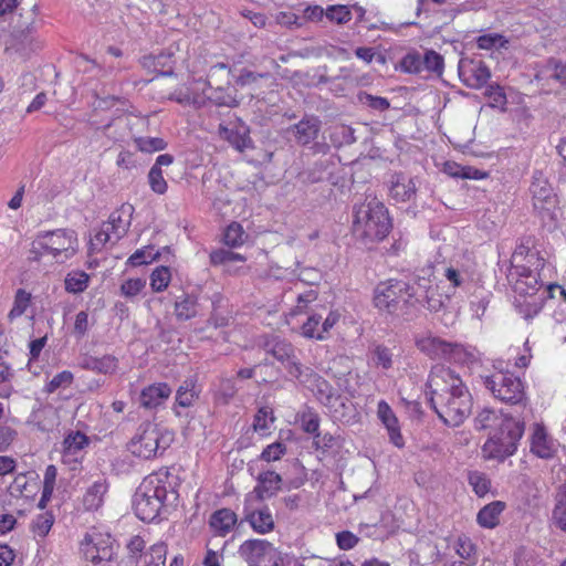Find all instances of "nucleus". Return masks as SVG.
Segmentation results:
<instances>
[{"instance_id": "f257e3e1", "label": "nucleus", "mask_w": 566, "mask_h": 566, "mask_svg": "<svg viewBox=\"0 0 566 566\" xmlns=\"http://www.w3.org/2000/svg\"><path fill=\"white\" fill-rule=\"evenodd\" d=\"M427 388L429 403L444 424L459 427L471 415L472 396L461 377L451 368L433 366Z\"/></svg>"}, {"instance_id": "f03ea898", "label": "nucleus", "mask_w": 566, "mask_h": 566, "mask_svg": "<svg viewBox=\"0 0 566 566\" xmlns=\"http://www.w3.org/2000/svg\"><path fill=\"white\" fill-rule=\"evenodd\" d=\"M545 259L541 255L533 237L521 239L511 256L507 280L515 294H534L541 292V270Z\"/></svg>"}, {"instance_id": "7ed1b4c3", "label": "nucleus", "mask_w": 566, "mask_h": 566, "mask_svg": "<svg viewBox=\"0 0 566 566\" xmlns=\"http://www.w3.org/2000/svg\"><path fill=\"white\" fill-rule=\"evenodd\" d=\"M391 229V221L385 205L377 199L366 200L355 208L354 235L365 243L381 241Z\"/></svg>"}, {"instance_id": "20e7f679", "label": "nucleus", "mask_w": 566, "mask_h": 566, "mask_svg": "<svg viewBox=\"0 0 566 566\" xmlns=\"http://www.w3.org/2000/svg\"><path fill=\"white\" fill-rule=\"evenodd\" d=\"M375 306L384 312L406 319L416 315L412 284L402 280L379 283L374 294Z\"/></svg>"}, {"instance_id": "39448f33", "label": "nucleus", "mask_w": 566, "mask_h": 566, "mask_svg": "<svg viewBox=\"0 0 566 566\" xmlns=\"http://www.w3.org/2000/svg\"><path fill=\"white\" fill-rule=\"evenodd\" d=\"M167 495L166 480L158 474L146 476L134 494L133 509L136 516L144 522L155 521L165 505Z\"/></svg>"}, {"instance_id": "423d86ee", "label": "nucleus", "mask_w": 566, "mask_h": 566, "mask_svg": "<svg viewBox=\"0 0 566 566\" xmlns=\"http://www.w3.org/2000/svg\"><path fill=\"white\" fill-rule=\"evenodd\" d=\"M174 441L172 431L150 421L143 422L128 443L132 454L144 460L161 455Z\"/></svg>"}, {"instance_id": "0eeeda50", "label": "nucleus", "mask_w": 566, "mask_h": 566, "mask_svg": "<svg viewBox=\"0 0 566 566\" xmlns=\"http://www.w3.org/2000/svg\"><path fill=\"white\" fill-rule=\"evenodd\" d=\"M523 433V421L514 418H502L499 428L483 444L482 451L484 457L486 459L504 461L516 452Z\"/></svg>"}, {"instance_id": "6e6552de", "label": "nucleus", "mask_w": 566, "mask_h": 566, "mask_svg": "<svg viewBox=\"0 0 566 566\" xmlns=\"http://www.w3.org/2000/svg\"><path fill=\"white\" fill-rule=\"evenodd\" d=\"M78 248L77 234L73 230L57 229L39 233L32 244V253L51 255L56 262L64 263L73 258Z\"/></svg>"}, {"instance_id": "1a4fd4ad", "label": "nucleus", "mask_w": 566, "mask_h": 566, "mask_svg": "<svg viewBox=\"0 0 566 566\" xmlns=\"http://www.w3.org/2000/svg\"><path fill=\"white\" fill-rule=\"evenodd\" d=\"M81 552L86 566H111L116 555L115 541L108 533L93 530L81 542Z\"/></svg>"}, {"instance_id": "9d476101", "label": "nucleus", "mask_w": 566, "mask_h": 566, "mask_svg": "<svg viewBox=\"0 0 566 566\" xmlns=\"http://www.w3.org/2000/svg\"><path fill=\"white\" fill-rule=\"evenodd\" d=\"M296 379L314 394L317 400L333 413V417L344 416L339 408H346L345 399L337 395L331 384L312 368L306 367Z\"/></svg>"}, {"instance_id": "9b49d317", "label": "nucleus", "mask_w": 566, "mask_h": 566, "mask_svg": "<svg viewBox=\"0 0 566 566\" xmlns=\"http://www.w3.org/2000/svg\"><path fill=\"white\" fill-rule=\"evenodd\" d=\"M482 382L494 398L503 402L518 403L525 395L522 380L510 371H494L492 375L483 376Z\"/></svg>"}, {"instance_id": "f8f14e48", "label": "nucleus", "mask_w": 566, "mask_h": 566, "mask_svg": "<svg viewBox=\"0 0 566 566\" xmlns=\"http://www.w3.org/2000/svg\"><path fill=\"white\" fill-rule=\"evenodd\" d=\"M264 349L280 361L294 378L300 377L306 368L297 359L294 346L285 339L272 337L264 343Z\"/></svg>"}, {"instance_id": "ddd939ff", "label": "nucleus", "mask_w": 566, "mask_h": 566, "mask_svg": "<svg viewBox=\"0 0 566 566\" xmlns=\"http://www.w3.org/2000/svg\"><path fill=\"white\" fill-rule=\"evenodd\" d=\"M239 556L248 566H263L279 555V551L266 539L253 538L244 541L238 549Z\"/></svg>"}, {"instance_id": "4468645a", "label": "nucleus", "mask_w": 566, "mask_h": 566, "mask_svg": "<svg viewBox=\"0 0 566 566\" xmlns=\"http://www.w3.org/2000/svg\"><path fill=\"white\" fill-rule=\"evenodd\" d=\"M413 298L416 301V313L419 305H424L430 312H439L446 306L448 296L439 292V286L430 279H418L412 284Z\"/></svg>"}, {"instance_id": "2eb2a0df", "label": "nucleus", "mask_w": 566, "mask_h": 566, "mask_svg": "<svg viewBox=\"0 0 566 566\" xmlns=\"http://www.w3.org/2000/svg\"><path fill=\"white\" fill-rule=\"evenodd\" d=\"M458 71L463 84L471 88H481L491 76L489 67L482 60L461 59Z\"/></svg>"}, {"instance_id": "dca6fc26", "label": "nucleus", "mask_w": 566, "mask_h": 566, "mask_svg": "<svg viewBox=\"0 0 566 566\" xmlns=\"http://www.w3.org/2000/svg\"><path fill=\"white\" fill-rule=\"evenodd\" d=\"M533 207L538 211H549L555 206L553 189L541 170H535L530 186Z\"/></svg>"}, {"instance_id": "f3484780", "label": "nucleus", "mask_w": 566, "mask_h": 566, "mask_svg": "<svg viewBox=\"0 0 566 566\" xmlns=\"http://www.w3.org/2000/svg\"><path fill=\"white\" fill-rule=\"evenodd\" d=\"M558 443L548 434L545 427L535 423L530 438L531 452L541 459H551L557 452Z\"/></svg>"}, {"instance_id": "a211bd4d", "label": "nucleus", "mask_w": 566, "mask_h": 566, "mask_svg": "<svg viewBox=\"0 0 566 566\" xmlns=\"http://www.w3.org/2000/svg\"><path fill=\"white\" fill-rule=\"evenodd\" d=\"M249 495L245 499L243 514L244 521L250 524L252 530L259 534H268L274 530L275 523L272 513L268 506L253 509L249 505Z\"/></svg>"}, {"instance_id": "6ab92c4d", "label": "nucleus", "mask_w": 566, "mask_h": 566, "mask_svg": "<svg viewBox=\"0 0 566 566\" xmlns=\"http://www.w3.org/2000/svg\"><path fill=\"white\" fill-rule=\"evenodd\" d=\"M322 123L315 116H306L297 124L291 127V132L301 146H306L315 142L321 132Z\"/></svg>"}, {"instance_id": "aec40b11", "label": "nucleus", "mask_w": 566, "mask_h": 566, "mask_svg": "<svg viewBox=\"0 0 566 566\" xmlns=\"http://www.w3.org/2000/svg\"><path fill=\"white\" fill-rule=\"evenodd\" d=\"M417 186L412 178L395 174L390 179L389 195L397 202H407L416 197Z\"/></svg>"}, {"instance_id": "412c9836", "label": "nucleus", "mask_w": 566, "mask_h": 566, "mask_svg": "<svg viewBox=\"0 0 566 566\" xmlns=\"http://www.w3.org/2000/svg\"><path fill=\"white\" fill-rule=\"evenodd\" d=\"M377 416L381 423L386 427L390 441L396 447L403 446V438L400 432L398 418L392 411L391 407L385 401L380 400L377 406Z\"/></svg>"}, {"instance_id": "4be33fe9", "label": "nucleus", "mask_w": 566, "mask_h": 566, "mask_svg": "<svg viewBox=\"0 0 566 566\" xmlns=\"http://www.w3.org/2000/svg\"><path fill=\"white\" fill-rule=\"evenodd\" d=\"M545 292L534 294H516L514 306L526 321L535 317L543 308Z\"/></svg>"}, {"instance_id": "5701e85b", "label": "nucleus", "mask_w": 566, "mask_h": 566, "mask_svg": "<svg viewBox=\"0 0 566 566\" xmlns=\"http://www.w3.org/2000/svg\"><path fill=\"white\" fill-rule=\"evenodd\" d=\"M171 395V388L166 382H156L144 388L139 396V403L145 409H156Z\"/></svg>"}, {"instance_id": "b1692460", "label": "nucleus", "mask_w": 566, "mask_h": 566, "mask_svg": "<svg viewBox=\"0 0 566 566\" xmlns=\"http://www.w3.org/2000/svg\"><path fill=\"white\" fill-rule=\"evenodd\" d=\"M282 485V478L273 471H265L256 478V485L254 486L253 494L260 501L274 496Z\"/></svg>"}, {"instance_id": "393cba45", "label": "nucleus", "mask_w": 566, "mask_h": 566, "mask_svg": "<svg viewBox=\"0 0 566 566\" xmlns=\"http://www.w3.org/2000/svg\"><path fill=\"white\" fill-rule=\"evenodd\" d=\"M133 207L123 206L119 210L111 213L103 226L114 235V242L123 238L129 229Z\"/></svg>"}, {"instance_id": "a878e982", "label": "nucleus", "mask_w": 566, "mask_h": 566, "mask_svg": "<svg viewBox=\"0 0 566 566\" xmlns=\"http://www.w3.org/2000/svg\"><path fill=\"white\" fill-rule=\"evenodd\" d=\"M418 349L430 357L431 359H444L447 360L450 345L451 343L438 337L428 335L421 338H418L417 342Z\"/></svg>"}, {"instance_id": "bb28decb", "label": "nucleus", "mask_w": 566, "mask_h": 566, "mask_svg": "<svg viewBox=\"0 0 566 566\" xmlns=\"http://www.w3.org/2000/svg\"><path fill=\"white\" fill-rule=\"evenodd\" d=\"M237 514L230 509H220L213 512L209 520V526L214 535L224 537L237 524Z\"/></svg>"}, {"instance_id": "cd10ccee", "label": "nucleus", "mask_w": 566, "mask_h": 566, "mask_svg": "<svg viewBox=\"0 0 566 566\" xmlns=\"http://www.w3.org/2000/svg\"><path fill=\"white\" fill-rule=\"evenodd\" d=\"M551 521L555 527L566 533V481L556 489Z\"/></svg>"}, {"instance_id": "c85d7f7f", "label": "nucleus", "mask_w": 566, "mask_h": 566, "mask_svg": "<svg viewBox=\"0 0 566 566\" xmlns=\"http://www.w3.org/2000/svg\"><path fill=\"white\" fill-rule=\"evenodd\" d=\"M81 367L99 374H112L117 368V358L112 355H104L103 357L85 356L81 361Z\"/></svg>"}, {"instance_id": "c756f323", "label": "nucleus", "mask_w": 566, "mask_h": 566, "mask_svg": "<svg viewBox=\"0 0 566 566\" xmlns=\"http://www.w3.org/2000/svg\"><path fill=\"white\" fill-rule=\"evenodd\" d=\"M107 489L108 485L106 480L99 479L95 481L84 494L83 504L85 509L90 511L98 510L104 502V496L107 492Z\"/></svg>"}, {"instance_id": "7c9ffc66", "label": "nucleus", "mask_w": 566, "mask_h": 566, "mask_svg": "<svg viewBox=\"0 0 566 566\" xmlns=\"http://www.w3.org/2000/svg\"><path fill=\"white\" fill-rule=\"evenodd\" d=\"M235 90L231 86L212 87L208 82L207 90L203 91L205 95L218 106L233 107L238 104L234 95Z\"/></svg>"}, {"instance_id": "2f4dec72", "label": "nucleus", "mask_w": 566, "mask_h": 566, "mask_svg": "<svg viewBox=\"0 0 566 566\" xmlns=\"http://www.w3.org/2000/svg\"><path fill=\"white\" fill-rule=\"evenodd\" d=\"M505 504L501 501H494L483 506L476 516L480 526L485 528H493L500 522V515L504 511Z\"/></svg>"}, {"instance_id": "473e14b6", "label": "nucleus", "mask_w": 566, "mask_h": 566, "mask_svg": "<svg viewBox=\"0 0 566 566\" xmlns=\"http://www.w3.org/2000/svg\"><path fill=\"white\" fill-rule=\"evenodd\" d=\"M219 135L222 139L229 142L238 150H243L249 146L250 143L248 129L244 127L241 129H234L220 124Z\"/></svg>"}, {"instance_id": "72a5a7b5", "label": "nucleus", "mask_w": 566, "mask_h": 566, "mask_svg": "<svg viewBox=\"0 0 566 566\" xmlns=\"http://www.w3.org/2000/svg\"><path fill=\"white\" fill-rule=\"evenodd\" d=\"M199 397L196 382L192 379L185 380L176 392V406L188 408L195 403Z\"/></svg>"}, {"instance_id": "f704fd0d", "label": "nucleus", "mask_w": 566, "mask_h": 566, "mask_svg": "<svg viewBox=\"0 0 566 566\" xmlns=\"http://www.w3.org/2000/svg\"><path fill=\"white\" fill-rule=\"evenodd\" d=\"M198 300L195 295L185 294L175 303V314L178 319L187 321L197 315Z\"/></svg>"}, {"instance_id": "c9c22d12", "label": "nucleus", "mask_w": 566, "mask_h": 566, "mask_svg": "<svg viewBox=\"0 0 566 566\" xmlns=\"http://www.w3.org/2000/svg\"><path fill=\"white\" fill-rule=\"evenodd\" d=\"M88 444V438L80 432L69 433L63 441L64 457H76Z\"/></svg>"}, {"instance_id": "e433bc0d", "label": "nucleus", "mask_w": 566, "mask_h": 566, "mask_svg": "<svg viewBox=\"0 0 566 566\" xmlns=\"http://www.w3.org/2000/svg\"><path fill=\"white\" fill-rule=\"evenodd\" d=\"M325 18L332 23L343 25L352 20L353 13L348 6L332 4L325 9Z\"/></svg>"}, {"instance_id": "4c0bfd02", "label": "nucleus", "mask_w": 566, "mask_h": 566, "mask_svg": "<svg viewBox=\"0 0 566 566\" xmlns=\"http://www.w3.org/2000/svg\"><path fill=\"white\" fill-rule=\"evenodd\" d=\"M476 357L473 350L455 343H451L449 354H448V361L455 363V364H471L475 361Z\"/></svg>"}, {"instance_id": "58836bf2", "label": "nucleus", "mask_w": 566, "mask_h": 566, "mask_svg": "<svg viewBox=\"0 0 566 566\" xmlns=\"http://www.w3.org/2000/svg\"><path fill=\"white\" fill-rule=\"evenodd\" d=\"M502 418H511L505 415H497L494 410L484 408L481 410L475 418V428L478 430H484L492 427H499Z\"/></svg>"}, {"instance_id": "ea45409f", "label": "nucleus", "mask_w": 566, "mask_h": 566, "mask_svg": "<svg viewBox=\"0 0 566 566\" xmlns=\"http://www.w3.org/2000/svg\"><path fill=\"white\" fill-rule=\"evenodd\" d=\"M322 319L323 317L319 314L311 315L302 325V335L306 338L326 339V335L322 332Z\"/></svg>"}, {"instance_id": "a19ab883", "label": "nucleus", "mask_w": 566, "mask_h": 566, "mask_svg": "<svg viewBox=\"0 0 566 566\" xmlns=\"http://www.w3.org/2000/svg\"><path fill=\"white\" fill-rule=\"evenodd\" d=\"M31 303V294L23 289L15 292L13 306L8 314V318L13 319L22 316Z\"/></svg>"}, {"instance_id": "79ce46f5", "label": "nucleus", "mask_w": 566, "mask_h": 566, "mask_svg": "<svg viewBox=\"0 0 566 566\" xmlns=\"http://www.w3.org/2000/svg\"><path fill=\"white\" fill-rule=\"evenodd\" d=\"M238 388L233 378H222L216 391L214 398L218 403L228 405L237 395Z\"/></svg>"}, {"instance_id": "37998d69", "label": "nucleus", "mask_w": 566, "mask_h": 566, "mask_svg": "<svg viewBox=\"0 0 566 566\" xmlns=\"http://www.w3.org/2000/svg\"><path fill=\"white\" fill-rule=\"evenodd\" d=\"M167 547L164 543H157L150 546L144 554V566H165Z\"/></svg>"}, {"instance_id": "c03bdc74", "label": "nucleus", "mask_w": 566, "mask_h": 566, "mask_svg": "<svg viewBox=\"0 0 566 566\" xmlns=\"http://www.w3.org/2000/svg\"><path fill=\"white\" fill-rule=\"evenodd\" d=\"M422 71L427 70L429 72H432L437 75H442L443 69H444V60L441 54L433 50L426 51L424 55L422 56Z\"/></svg>"}, {"instance_id": "a18cd8bd", "label": "nucleus", "mask_w": 566, "mask_h": 566, "mask_svg": "<svg viewBox=\"0 0 566 566\" xmlns=\"http://www.w3.org/2000/svg\"><path fill=\"white\" fill-rule=\"evenodd\" d=\"M171 280L170 269L168 266H157L150 275V286L155 292H163L169 285Z\"/></svg>"}, {"instance_id": "49530a36", "label": "nucleus", "mask_w": 566, "mask_h": 566, "mask_svg": "<svg viewBox=\"0 0 566 566\" xmlns=\"http://www.w3.org/2000/svg\"><path fill=\"white\" fill-rule=\"evenodd\" d=\"M87 285L88 275L85 272H72L65 277V290L70 293H81Z\"/></svg>"}, {"instance_id": "de8ad7c7", "label": "nucleus", "mask_w": 566, "mask_h": 566, "mask_svg": "<svg viewBox=\"0 0 566 566\" xmlns=\"http://www.w3.org/2000/svg\"><path fill=\"white\" fill-rule=\"evenodd\" d=\"M262 80L270 81L271 85L275 80L270 73H256L249 70H242L237 78V84L241 86H256Z\"/></svg>"}, {"instance_id": "09e8293b", "label": "nucleus", "mask_w": 566, "mask_h": 566, "mask_svg": "<svg viewBox=\"0 0 566 566\" xmlns=\"http://www.w3.org/2000/svg\"><path fill=\"white\" fill-rule=\"evenodd\" d=\"M53 523H54L53 515L51 513L45 512V513L38 515L32 521L31 528H32V532L34 533V535L43 538L49 534Z\"/></svg>"}, {"instance_id": "8fccbe9b", "label": "nucleus", "mask_w": 566, "mask_h": 566, "mask_svg": "<svg viewBox=\"0 0 566 566\" xmlns=\"http://www.w3.org/2000/svg\"><path fill=\"white\" fill-rule=\"evenodd\" d=\"M360 104L378 112L387 111L390 107V103L386 97L374 96L366 92H360L357 95Z\"/></svg>"}, {"instance_id": "3c124183", "label": "nucleus", "mask_w": 566, "mask_h": 566, "mask_svg": "<svg viewBox=\"0 0 566 566\" xmlns=\"http://www.w3.org/2000/svg\"><path fill=\"white\" fill-rule=\"evenodd\" d=\"M469 484L473 488L476 495L483 496L490 490V480L486 475L479 471H472L468 474Z\"/></svg>"}, {"instance_id": "603ef678", "label": "nucleus", "mask_w": 566, "mask_h": 566, "mask_svg": "<svg viewBox=\"0 0 566 566\" xmlns=\"http://www.w3.org/2000/svg\"><path fill=\"white\" fill-rule=\"evenodd\" d=\"M135 144L140 151L154 153L166 148L167 144L158 137H136Z\"/></svg>"}, {"instance_id": "864d4df0", "label": "nucleus", "mask_w": 566, "mask_h": 566, "mask_svg": "<svg viewBox=\"0 0 566 566\" xmlns=\"http://www.w3.org/2000/svg\"><path fill=\"white\" fill-rule=\"evenodd\" d=\"M211 263L214 265L227 264L231 262H243L245 258L242 254L232 252L228 249H219L210 254Z\"/></svg>"}, {"instance_id": "5fc2aeb1", "label": "nucleus", "mask_w": 566, "mask_h": 566, "mask_svg": "<svg viewBox=\"0 0 566 566\" xmlns=\"http://www.w3.org/2000/svg\"><path fill=\"white\" fill-rule=\"evenodd\" d=\"M274 421L273 410L270 407H261L254 416L253 429L255 431H265L270 423Z\"/></svg>"}, {"instance_id": "6e6d98bb", "label": "nucleus", "mask_w": 566, "mask_h": 566, "mask_svg": "<svg viewBox=\"0 0 566 566\" xmlns=\"http://www.w3.org/2000/svg\"><path fill=\"white\" fill-rule=\"evenodd\" d=\"M148 184L150 189L158 195H164L168 189V185L164 178L163 170L158 169L157 167L150 168L148 172Z\"/></svg>"}, {"instance_id": "4d7b16f0", "label": "nucleus", "mask_w": 566, "mask_h": 566, "mask_svg": "<svg viewBox=\"0 0 566 566\" xmlns=\"http://www.w3.org/2000/svg\"><path fill=\"white\" fill-rule=\"evenodd\" d=\"M243 235H244V231H243L242 227L237 222H232L226 229L224 243L229 247L241 245L244 241Z\"/></svg>"}, {"instance_id": "13d9d810", "label": "nucleus", "mask_w": 566, "mask_h": 566, "mask_svg": "<svg viewBox=\"0 0 566 566\" xmlns=\"http://www.w3.org/2000/svg\"><path fill=\"white\" fill-rule=\"evenodd\" d=\"M157 254H153V250L148 247L136 250L127 260V264L138 266L151 263L156 260Z\"/></svg>"}, {"instance_id": "bf43d9fd", "label": "nucleus", "mask_w": 566, "mask_h": 566, "mask_svg": "<svg viewBox=\"0 0 566 566\" xmlns=\"http://www.w3.org/2000/svg\"><path fill=\"white\" fill-rule=\"evenodd\" d=\"M546 70L551 78L562 85H566V63L551 59L547 61Z\"/></svg>"}, {"instance_id": "052dcab7", "label": "nucleus", "mask_w": 566, "mask_h": 566, "mask_svg": "<svg viewBox=\"0 0 566 566\" xmlns=\"http://www.w3.org/2000/svg\"><path fill=\"white\" fill-rule=\"evenodd\" d=\"M145 548V542L140 536H134L127 544L128 559L132 566L138 564V558H143V551Z\"/></svg>"}, {"instance_id": "680f3d73", "label": "nucleus", "mask_w": 566, "mask_h": 566, "mask_svg": "<svg viewBox=\"0 0 566 566\" xmlns=\"http://www.w3.org/2000/svg\"><path fill=\"white\" fill-rule=\"evenodd\" d=\"M146 286V281L144 279H128L124 281L120 285V293L125 297H134L138 295Z\"/></svg>"}, {"instance_id": "e2e57ef3", "label": "nucleus", "mask_w": 566, "mask_h": 566, "mask_svg": "<svg viewBox=\"0 0 566 566\" xmlns=\"http://www.w3.org/2000/svg\"><path fill=\"white\" fill-rule=\"evenodd\" d=\"M485 95L490 99L491 107H497L501 111L505 109L506 105V95L503 92V88L499 85H490L485 92Z\"/></svg>"}, {"instance_id": "0e129e2a", "label": "nucleus", "mask_w": 566, "mask_h": 566, "mask_svg": "<svg viewBox=\"0 0 566 566\" xmlns=\"http://www.w3.org/2000/svg\"><path fill=\"white\" fill-rule=\"evenodd\" d=\"M422 56L419 53H408L401 60V69L407 73L418 74L422 72Z\"/></svg>"}, {"instance_id": "69168bd1", "label": "nucleus", "mask_w": 566, "mask_h": 566, "mask_svg": "<svg viewBox=\"0 0 566 566\" xmlns=\"http://www.w3.org/2000/svg\"><path fill=\"white\" fill-rule=\"evenodd\" d=\"M73 381V374L69 370H63L56 374L46 385V392L52 394L61 387H67Z\"/></svg>"}, {"instance_id": "338daca9", "label": "nucleus", "mask_w": 566, "mask_h": 566, "mask_svg": "<svg viewBox=\"0 0 566 566\" xmlns=\"http://www.w3.org/2000/svg\"><path fill=\"white\" fill-rule=\"evenodd\" d=\"M286 452V447L282 442L269 444L261 453V459L271 462L280 460Z\"/></svg>"}, {"instance_id": "774afa93", "label": "nucleus", "mask_w": 566, "mask_h": 566, "mask_svg": "<svg viewBox=\"0 0 566 566\" xmlns=\"http://www.w3.org/2000/svg\"><path fill=\"white\" fill-rule=\"evenodd\" d=\"M374 361L377 366L389 369L392 366V354L390 349L385 346H377L374 350Z\"/></svg>"}]
</instances>
